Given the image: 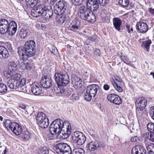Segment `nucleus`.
I'll return each mask as SVG.
<instances>
[{"label":"nucleus","instance_id":"nucleus-1","mask_svg":"<svg viewBox=\"0 0 154 154\" xmlns=\"http://www.w3.org/2000/svg\"><path fill=\"white\" fill-rule=\"evenodd\" d=\"M71 127L69 122H64L61 119H58L54 121L50 126V131L51 134H62V137L64 139L67 138L71 133Z\"/></svg>","mask_w":154,"mask_h":154},{"label":"nucleus","instance_id":"nucleus-2","mask_svg":"<svg viewBox=\"0 0 154 154\" xmlns=\"http://www.w3.org/2000/svg\"><path fill=\"white\" fill-rule=\"evenodd\" d=\"M35 45L34 41H27L25 44L24 47H21L18 48L19 55L23 59H26L28 57L33 56L35 54Z\"/></svg>","mask_w":154,"mask_h":154},{"label":"nucleus","instance_id":"nucleus-3","mask_svg":"<svg viewBox=\"0 0 154 154\" xmlns=\"http://www.w3.org/2000/svg\"><path fill=\"white\" fill-rule=\"evenodd\" d=\"M78 15L83 20L91 22H94L96 17L91 10L85 6H81L78 11Z\"/></svg>","mask_w":154,"mask_h":154},{"label":"nucleus","instance_id":"nucleus-4","mask_svg":"<svg viewBox=\"0 0 154 154\" xmlns=\"http://www.w3.org/2000/svg\"><path fill=\"white\" fill-rule=\"evenodd\" d=\"M72 141L73 143V146L76 147L75 145H82L85 142L86 137L83 133L76 131L74 132L71 135Z\"/></svg>","mask_w":154,"mask_h":154},{"label":"nucleus","instance_id":"nucleus-5","mask_svg":"<svg viewBox=\"0 0 154 154\" xmlns=\"http://www.w3.org/2000/svg\"><path fill=\"white\" fill-rule=\"evenodd\" d=\"M54 149L58 154H70L71 152L70 146L66 143H60L55 145Z\"/></svg>","mask_w":154,"mask_h":154},{"label":"nucleus","instance_id":"nucleus-6","mask_svg":"<svg viewBox=\"0 0 154 154\" xmlns=\"http://www.w3.org/2000/svg\"><path fill=\"white\" fill-rule=\"evenodd\" d=\"M36 119L37 124L41 128H45L48 126V119L43 112H39L38 113Z\"/></svg>","mask_w":154,"mask_h":154},{"label":"nucleus","instance_id":"nucleus-7","mask_svg":"<svg viewBox=\"0 0 154 154\" xmlns=\"http://www.w3.org/2000/svg\"><path fill=\"white\" fill-rule=\"evenodd\" d=\"M67 8V4L64 0H60L56 3L54 10L55 13L58 15L64 13Z\"/></svg>","mask_w":154,"mask_h":154},{"label":"nucleus","instance_id":"nucleus-8","mask_svg":"<svg viewBox=\"0 0 154 154\" xmlns=\"http://www.w3.org/2000/svg\"><path fill=\"white\" fill-rule=\"evenodd\" d=\"M14 72L8 69V70L5 71L3 72V74L5 77L7 78H10L8 81L7 84L9 86L8 83L10 81L11 82H13L14 81L19 80L21 78V75L20 73H14Z\"/></svg>","mask_w":154,"mask_h":154},{"label":"nucleus","instance_id":"nucleus-9","mask_svg":"<svg viewBox=\"0 0 154 154\" xmlns=\"http://www.w3.org/2000/svg\"><path fill=\"white\" fill-rule=\"evenodd\" d=\"M18 81H14L13 82H11V81H10L8 83L9 87L11 89H16L21 88L25 85L26 83V79L25 78H23Z\"/></svg>","mask_w":154,"mask_h":154},{"label":"nucleus","instance_id":"nucleus-10","mask_svg":"<svg viewBox=\"0 0 154 154\" xmlns=\"http://www.w3.org/2000/svg\"><path fill=\"white\" fill-rule=\"evenodd\" d=\"M107 98L109 101L116 105H120L122 103L120 97L114 94H109L107 95Z\"/></svg>","mask_w":154,"mask_h":154},{"label":"nucleus","instance_id":"nucleus-11","mask_svg":"<svg viewBox=\"0 0 154 154\" xmlns=\"http://www.w3.org/2000/svg\"><path fill=\"white\" fill-rule=\"evenodd\" d=\"M87 8L92 11H95L98 8L99 5L98 0H88Z\"/></svg>","mask_w":154,"mask_h":154},{"label":"nucleus","instance_id":"nucleus-12","mask_svg":"<svg viewBox=\"0 0 154 154\" xmlns=\"http://www.w3.org/2000/svg\"><path fill=\"white\" fill-rule=\"evenodd\" d=\"M43 5L38 4L35 6L31 11V15L34 17H37L41 15L42 9L43 8Z\"/></svg>","mask_w":154,"mask_h":154},{"label":"nucleus","instance_id":"nucleus-13","mask_svg":"<svg viewBox=\"0 0 154 154\" xmlns=\"http://www.w3.org/2000/svg\"><path fill=\"white\" fill-rule=\"evenodd\" d=\"M9 24L6 19H2L0 21V32L1 34H4L7 32Z\"/></svg>","mask_w":154,"mask_h":154},{"label":"nucleus","instance_id":"nucleus-14","mask_svg":"<svg viewBox=\"0 0 154 154\" xmlns=\"http://www.w3.org/2000/svg\"><path fill=\"white\" fill-rule=\"evenodd\" d=\"M99 89V86L97 85H90L88 86L86 91L89 94H91L93 97H94L97 94V91Z\"/></svg>","mask_w":154,"mask_h":154},{"label":"nucleus","instance_id":"nucleus-15","mask_svg":"<svg viewBox=\"0 0 154 154\" xmlns=\"http://www.w3.org/2000/svg\"><path fill=\"white\" fill-rule=\"evenodd\" d=\"M41 83L42 86L45 88H48L52 85V80L50 77L44 76L42 79Z\"/></svg>","mask_w":154,"mask_h":154},{"label":"nucleus","instance_id":"nucleus-16","mask_svg":"<svg viewBox=\"0 0 154 154\" xmlns=\"http://www.w3.org/2000/svg\"><path fill=\"white\" fill-rule=\"evenodd\" d=\"M135 104L136 106L144 109L147 105V101L143 97H139L136 99Z\"/></svg>","mask_w":154,"mask_h":154},{"label":"nucleus","instance_id":"nucleus-17","mask_svg":"<svg viewBox=\"0 0 154 154\" xmlns=\"http://www.w3.org/2000/svg\"><path fill=\"white\" fill-rule=\"evenodd\" d=\"M43 8L42 9L41 13L42 17L45 19H49L51 17L53 14V12L49 10L46 7L43 5Z\"/></svg>","mask_w":154,"mask_h":154},{"label":"nucleus","instance_id":"nucleus-18","mask_svg":"<svg viewBox=\"0 0 154 154\" xmlns=\"http://www.w3.org/2000/svg\"><path fill=\"white\" fill-rule=\"evenodd\" d=\"M17 29V25L16 22L12 21L10 22L8 29V31L10 35H14L16 32Z\"/></svg>","mask_w":154,"mask_h":154},{"label":"nucleus","instance_id":"nucleus-19","mask_svg":"<svg viewBox=\"0 0 154 154\" xmlns=\"http://www.w3.org/2000/svg\"><path fill=\"white\" fill-rule=\"evenodd\" d=\"M136 27L140 33L146 32L149 29L147 24L146 23L142 22H138L136 24Z\"/></svg>","mask_w":154,"mask_h":154},{"label":"nucleus","instance_id":"nucleus-20","mask_svg":"<svg viewBox=\"0 0 154 154\" xmlns=\"http://www.w3.org/2000/svg\"><path fill=\"white\" fill-rule=\"evenodd\" d=\"M131 154H146V150L141 145H137L131 150Z\"/></svg>","mask_w":154,"mask_h":154},{"label":"nucleus","instance_id":"nucleus-21","mask_svg":"<svg viewBox=\"0 0 154 154\" xmlns=\"http://www.w3.org/2000/svg\"><path fill=\"white\" fill-rule=\"evenodd\" d=\"M100 142L97 141H93L87 145L88 148L91 151H94L99 149L100 146Z\"/></svg>","mask_w":154,"mask_h":154},{"label":"nucleus","instance_id":"nucleus-22","mask_svg":"<svg viewBox=\"0 0 154 154\" xmlns=\"http://www.w3.org/2000/svg\"><path fill=\"white\" fill-rule=\"evenodd\" d=\"M9 54L8 51L5 47L0 46V59H5L9 58Z\"/></svg>","mask_w":154,"mask_h":154},{"label":"nucleus","instance_id":"nucleus-23","mask_svg":"<svg viewBox=\"0 0 154 154\" xmlns=\"http://www.w3.org/2000/svg\"><path fill=\"white\" fill-rule=\"evenodd\" d=\"M13 128L11 131L17 135H20L23 131V129L21 126L18 124L15 123L13 125Z\"/></svg>","mask_w":154,"mask_h":154},{"label":"nucleus","instance_id":"nucleus-24","mask_svg":"<svg viewBox=\"0 0 154 154\" xmlns=\"http://www.w3.org/2000/svg\"><path fill=\"white\" fill-rule=\"evenodd\" d=\"M42 87L38 84L33 85L31 87V91L32 93L35 95L41 94L42 92Z\"/></svg>","mask_w":154,"mask_h":154},{"label":"nucleus","instance_id":"nucleus-25","mask_svg":"<svg viewBox=\"0 0 154 154\" xmlns=\"http://www.w3.org/2000/svg\"><path fill=\"white\" fill-rule=\"evenodd\" d=\"M113 25L115 29L119 31L120 30V26L122 24V21L120 19L118 18L115 17L113 19Z\"/></svg>","mask_w":154,"mask_h":154},{"label":"nucleus","instance_id":"nucleus-26","mask_svg":"<svg viewBox=\"0 0 154 154\" xmlns=\"http://www.w3.org/2000/svg\"><path fill=\"white\" fill-rule=\"evenodd\" d=\"M59 14L56 17V21L59 26L63 24L66 20V18L65 15Z\"/></svg>","mask_w":154,"mask_h":154},{"label":"nucleus","instance_id":"nucleus-27","mask_svg":"<svg viewBox=\"0 0 154 154\" xmlns=\"http://www.w3.org/2000/svg\"><path fill=\"white\" fill-rule=\"evenodd\" d=\"M15 122H12L10 120H6L4 122V125L6 128L9 131L11 130L13 128L14 123Z\"/></svg>","mask_w":154,"mask_h":154},{"label":"nucleus","instance_id":"nucleus-28","mask_svg":"<svg viewBox=\"0 0 154 154\" xmlns=\"http://www.w3.org/2000/svg\"><path fill=\"white\" fill-rule=\"evenodd\" d=\"M152 44V41L150 39L143 42L141 45L142 46L145 50L149 52L150 49V45Z\"/></svg>","mask_w":154,"mask_h":154},{"label":"nucleus","instance_id":"nucleus-29","mask_svg":"<svg viewBox=\"0 0 154 154\" xmlns=\"http://www.w3.org/2000/svg\"><path fill=\"white\" fill-rule=\"evenodd\" d=\"M32 137V134L27 131H24L22 137L25 141L30 140Z\"/></svg>","mask_w":154,"mask_h":154},{"label":"nucleus","instance_id":"nucleus-30","mask_svg":"<svg viewBox=\"0 0 154 154\" xmlns=\"http://www.w3.org/2000/svg\"><path fill=\"white\" fill-rule=\"evenodd\" d=\"M63 77L61 85L64 86L68 84L69 82V79L67 73L63 74Z\"/></svg>","mask_w":154,"mask_h":154},{"label":"nucleus","instance_id":"nucleus-31","mask_svg":"<svg viewBox=\"0 0 154 154\" xmlns=\"http://www.w3.org/2000/svg\"><path fill=\"white\" fill-rule=\"evenodd\" d=\"M143 137L147 139L154 142V132H148L145 133L143 134Z\"/></svg>","mask_w":154,"mask_h":154},{"label":"nucleus","instance_id":"nucleus-32","mask_svg":"<svg viewBox=\"0 0 154 154\" xmlns=\"http://www.w3.org/2000/svg\"><path fill=\"white\" fill-rule=\"evenodd\" d=\"M63 77V74H61L60 73L55 74V79L58 85H61Z\"/></svg>","mask_w":154,"mask_h":154},{"label":"nucleus","instance_id":"nucleus-33","mask_svg":"<svg viewBox=\"0 0 154 154\" xmlns=\"http://www.w3.org/2000/svg\"><path fill=\"white\" fill-rule=\"evenodd\" d=\"M17 69V65L14 62H10L8 64V69L14 72Z\"/></svg>","mask_w":154,"mask_h":154},{"label":"nucleus","instance_id":"nucleus-34","mask_svg":"<svg viewBox=\"0 0 154 154\" xmlns=\"http://www.w3.org/2000/svg\"><path fill=\"white\" fill-rule=\"evenodd\" d=\"M62 91V94L67 97L69 96L73 92V89L71 88H69L66 89L63 88V90Z\"/></svg>","mask_w":154,"mask_h":154},{"label":"nucleus","instance_id":"nucleus-35","mask_svg":"<svg viewBox=\"0 0 154 154\" xmlns=\"http://www.w3.org/2000/svg\"><path fill=\"white\" fill-rule=\"evenodd\" d=\"M27 6L32 7L35 6L38 3V0H25Z\"/></svg>","mask_w":154,"mask_h":154},{"label":"nucleus","instance_id":"nucleus-36","mask_svg":"<svg viewBox=\"0 0 154 154\" xmlns=\"http://www.w3.org/2000/svg\"><path fill=\"white\" fill-rule=\"evenodd\" d=\"M28 33V30L25 29H21L19 35L22 38H25L27 37V34Z\"/></svg>","mask_w":154,"mask_h":154},{"label":"nucleus","instance_id":"nucleus-37","mask_svg":"<svg viewBox=\"0 0 154 154\" xmlns=\"http://www.w3.org/2000/svg\"><path fill=\"white\" fill-rule=\"evenodd\" d=\"M70 154H85V151L81 148H75Z\"/></svg>","mask_w":154,"mask_h":154},{"label":"nucleus","instance_id":"nucleus-38","mask_svg":"<svg viewBox=\"0 0 154 154\" xmlns=\"http://www.w3.org/2000/svg\"><path fill=\"white\" fill-rule=\"evenodd\" d=\"M148 154H154V143H150L146 146Z\"/></svg>","mask_w":154,"mask_h":154},{"label":"nucleus","instance_id":"nucleus-39","mask_svg":"<svg viewBox=\"0 0 154 154\" xmlns=\"http://www.w3.org/2000/svg\"><path fill=\"white\" fill-rule=\"evenodd\" d=\"M20 58L22 59V60H20V61L19 62V68L20 69H25L26 68V61H25V60H26V59H23L22 58L20 57Z\"/></svg>","mask_w":154,"mask_h":154},{"label":"nucleus","instance_id":"nucleus-40","mask_svg":"<svg viewBox=\"0 0 154 154\" xmlns=\"http://www.w3.org/2000/svg\"><path fill=\"white\" fill-rule=\"evenodd\" d=\"M129 3V0H119V4L124 7H128Z\"/></svg>","mask_w":154,"mask_h":154},{"label":"nucleus","instance_id":"nucleus-41","mask_svg":"<svg viewBox=\"0 0 154 154\" xmlns=\"http://www.w3.org/2000/svg\"><path fill=\"white\" fill-rule=\"evenodd\" d=\"M63 86L62 85H58L57 84V86L54 87L53 89L54 91L57 93H61L62 94V91L63 90Z\"/></svg>","mask_w":154,"mask_h":154},{"label":"nucleus","instance_id":"nucleus-42","mask_svg":"<svg viewBox=\"0 0 154 154\" xmlns=\"http://www.w3.org/2000/svg\"><path fill=\"white\" fill-rule=\"evenodd\" d=\"M7 91V88L6 85L4 84H0V93H5Z\"/></svg>","mask_w":154,"mask_h":154},{"label":"nucleus","instance_id":"nucleus-43","mask_svg":"<svg viewBox=\"0 0 154 154\" xmlns=\"http://www.w3.org/2000/svg\"><path fill=\"white\" fill-rule=\"evenodd\" d=\"M79 99V96L77 93H73L70 96V100L72 102L78 100Z\"/></svg>","mask_w":154,"mask_h":154},{"label":"nucleus","instance_id":"nucleus-44","mask_svg":"<svg viewBox=\"0 0 154 154\" xmlns=\"http://www.w3.org/2000/svg\"><path fill=\"white\" fill-rule=\"evenodd\" d=\"M81 80V79L79 78L77 76H75L72 79V82L75 85L77 86L80 84Z\"/></svg>","mask_w":154,"mask_h":154},{"label":"nucleus","instance_id":"nucleus-45","mask_svg":"<svg viewBox=\"0 0 154 154\" xmlns=\"http://www.w3.org/2000/svg\"><path fill=\"white\" fill-rule=\"evenodd\" d=\"M92 97H93V96L91 94H89L88 92V91H86V92L85 93L84 96L85 99L87 101H89L91 100Z\"/></svg>","mask_w":154,"mask_h":154},{"label":"nucleus","instance_id":"nucleus-46","mask_svg":"<svg viewBox=\"0 0 154 154\" xmlns=\"http://www.w3.org/2000/svg\"><path fill=\"white\" fill-rule=\"evenodd\" d=\"M136 107L137 116H141L142 115L143 112V110L144 109H143L142 108L137 106H136Z\"/></svg>","mask_w":154,"mask_h":154},{"label":"nucleus","instance_id":"nucleus-47","mask_svg":"<svg viewBox=\"0 0 154 154\" xmlns=\"http://www.w3.org/2000/svg\"><path fill=\"white\" fill-rule=\"evenodd\" d=\"M147 128L148 130L150 131V132H154V123H149L147 125Z\"/></svg>","mask_w":154,"mask_h":154},{"label":"nucleus","instance_id":"nucleus-48","mask_svg":"<svg viewBox=\"0 0 154 154\" xmlns=\"http://www.w3.org/2000/svg\"><path fill=\"white\" fill-rule=\"evenodd\" d=\"M79 28L80 27H79V26H75L74 25H72L71 23L68 27L69 30H70L74 32H75L77 31Z\"/></svg>","mask_w":154,"mask_h":154},{"label":"nucleus","instance_id":"nucleus-49","mask_svg":"<svg viewBox=\"0 0 154 154\" xmlns=\"http://www.w3.org/2000/svg\"><path fill=\"white\" fill-rule=\"evenodd\" d=\"M49 151L48 149L46 147H43L42 149L39 153V154H48Z\"/></svg>","mask_w":154,"mask_h":154},{"label":"nucleus","instance_id":"nucleus-50","mask_svg":"<svg viewBox=\"0 0 154 154\" xmlns=\"http://www.w3.org/2000/svg\"><path fill=\"white\" fill-rule=\"evenodd\" d=\"M121 59L125 63L127 64L129 63V62L128 58L125 55H122L121 56Z\"/></svg>","mask_w":154,"mask_h":154},{"label":"nucleus","instance_id":"nucleus-51","mask_svg":"<svg viewBox=\"0 0 154 154\" xmlns=\"http://www.w3.org/2000/svg\"><path fill=\"white\" fill-rule=\"evenodd\" d=\"M100 5L101 6H104L108 3L109 0H98Z\"/></svg>","mask_w":154,"mask_h":154},{"label":"nucleus","instance_id":"nucleus-52","mask_svg":"<svg viewBox=\"0 0 154 154\" xmlns=\"http://www.w3.org/2000/svg\"><path fill=\"white\" fill-rule=\"evenodd\" d=\"M32 65L29 61H27L25 69L27 70H30L32 69Z\"/></svg>","mask_w":154,"mask_h":154},{"label":"nucleus","instance_id":"nucleus-53","mask_svg":"<svg viewBox=\"0 0 154 154\" xmlns=\"http://www.w3.org/2000/svg\"><path fill=\"white\" fill-rule=\"evenodd\" d=\"M71 24L75 26H79V27H80V21L78 20H73L71 22Z\"/></svg>","mask_w":154,"mask_h":154},{"label":"nucleus","instance_id":"nucleus-54","mask_svg":"<svg viewBox=\"0 0 154 154\" xmlns=\"http://www.w3.org/2000/svg\"><path fill=\"white\" fill-rule=\"evenodd\" d=\"M72 3L75 5H78L81 4L82 0H71Z\"/></svg>","mask_w":154,"mask_h":154},{"label":"nucleus","instance_id":"nucleus-55","mask_svg":"<svg viewBox=\"0 0 154 154\" xmlns=\"http://www.w3.org/2000/svg\"><path fill=\"white\" fill-rule=\"evenodd\" d=\"M119 92H122L123 91L122 88L120 86L118 85L117 84L113 86Z\"/></svg>","mask_w":154,"mask_h":154},{"label":"nucleus","instance_id":"nucleus-56","mask_svg":"<svg viewBox=\"0 0 154 154\" xmlns=\"http://www.w3.org/2000/svg\"><path fill=\"white\" fill-rule=\"evenodd\" d=\"M50 51L51 52L56 55H57L58 54L57 49L54 47H53L50 50Z\"/></svg>","mask_w":154,"mask_h":154},{"label":"nucleus","instance_id":"nucleus-57","mask_svg":"<svg viewBox=\"0 0 154 154\" xmlns=\"http://www.w3.org/2000/svg\"><path fill=\"white\" fill-rule=\"evenodd\" d=\"M95 39V38L94 36L93 37L89 38L86 40L85 42L86 43L87 45H88L91 42L94 41Z\"/></svg>","mask_w":154,"mask_h":154},{"label":"nucleus","instance_id":"nucleus-58","mask_svg":"<svg viewBox=\"0 0 154 154\" xmlns=\"http://www.w3.org/2000/svg\"><path fill=\"white\" fill-rule=\"evenodd\" d=\"M149 113L151 116L154 120V107L150 108Z\"/></svg>","mask_w":154,"mask_h":154},{"label":"nucleus","instance_id":"nucleus-59","mask_svg":"<svg viewBox=\"0 0 154 154\" xmlns=\"http://www.w3.org/2000/svg\"><path fill=\"white\" fill-rule=\"evenodd\" d=\"M126 28L128 32L131 34V33H132L133 32V29L132 28H131L130 29V27L129 26L127 25L126 26Z\"/></svg>","mask_w":154,"mask_h":154},{"label":"nucleus","instance_id":"nucleus-60","mask_svg":"<svg viewBox=\"0 0 154 154\" xmlns=\"http://www.w3.org/2000/svg\"><path fill=\"white\" fill-rule=\"evenodd\" d=\"M131 141L133 142L137 141L138 140V138L137 136L131 137Z\"/></svg>","mask_w":154,"mask_h":154},{"label":"nucleus","instance_id":"nucleus-61","mask_svg":"<svg viewBox=\"0 0 154 154\" xmlns=\"http://www.w3.org/2000/svg\"><path fill=\"white\" fill-rule=\"evenodd\" d=\"M114 77L116 81L120 83H121L122 82V79L118 76L115 75L114 76Z\"/></svg>","mask_w":154,"mask_h":154},{"label":"nucleus","instance_id":"nucleus-62","mask_svg":"<svg viewBox=\"0 0 154 154\" xmlns=\"http://www.w3.org/2000/svg\"><path fill=\"white\" fill-rule=\"evenodd\" d=\"M109 86L107 84H105L103 86L104 89L106 91H108L109 89Z\"/></svg>","mask_w":154,"mask_h":154},{"label":"nucleus","instance_id":"nucleus-63","mask_svg":"<svg viewBox=\"0 0 154 154\" xmlns=\"http://www.w3.org/2000/svg\"><path fill=\"white\" fill-rule=\"evenodd\" d=\"M110 81L111 82L113 86L117 84L115 82L114 79L113 78H110Z\"/></svg>","mask_w":154,"mask_h":154},{"label":"nucleus","instance_id":"nucleus-64","mask_svg":"<svg viewBox=\"0 0 154 154\" xmlns=\"http://www.w3.org/2000/svg\"><path fill=\"white\" fill-rule=\"evenodd\" d=\"M149 11L150 13L154 16V8H150L149 9Z\"/></svg>","mask_w":154,"mask_h":154}]
</instances>
